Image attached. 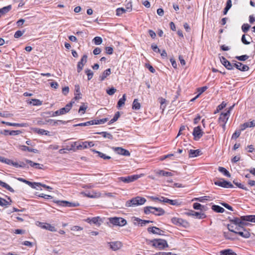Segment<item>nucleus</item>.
<instances>
[{"label":"nucleus","instance_id":"e433bc0d","mask_svg":"<svg viewBox=\"0 0 255 255\" xmlns=\"http://www.w3.org/2000/svg\"><path fill=\"white\" fill-rule=\"evenodd\" d=\"M243 220H246L247 222L255 223V215L243 216Z\"/></svg>","mask_w":255,"mask_h":255},{"label":"nucleus","instance_id":"2eb2a0df","mask_svg":"<svg viewBox=\"0 0 255 255\" xmlns=\"http://www.w3.org/2000/svg\"><path fill=\"white\" fill-rule=\"evenodd\" d=\"M87 56L86 55H84L81 59L80 61L78 62L77 64L78 73H80L82 71L84 64L87 62Z\"/></svg>","mask_w":255,"mask_h":255},{"label":"nucleus","instance_id":"bb28decb","mask_svg":"<svg viewBox=\"0 0 255 255\" xmlns=\"http://www.w3.org/2000/svg\"><path fill=\"white\" fill-rule=\"evenodd\" d=\"M201 151L199 149L193 150L190 149L189 151V157H195L199 155Z\"/></svg>","mask_w":255,"mask_h":255},{"label":"nucleus","instance_id":"5fc2aeb1","mask_svg":"<svg viewBox=\"0 0 255 255\" xmlns=\"http://www.w3.org/2000/svg\"><path fill=\"white\" fill-rule=\"evenodd\" d=\"M85 73L88 76V80H90L93 76V72L89 69H87L85 70Z\"/></svg>","mask_w":255,"mask_h":255},{"label":"nucleus","instance_id":"473e14b6","mask_svg":"<svg viewBox=\"0 0 255 255\" xmlns=\"http://www.w3.org/2000/svg\"><path fill=\"white\" fill-rule=\"evenodd\" d=\"M218 171L222 173L224 175L228 177H231V174L230 173V172L225 168L223 167H219Z\"/></svg>","mask_w":255,"mask_h":255},{"label":"nucleus","instance_id":"49530a36","mask_svg":"<svg viewBox=\"0 0 255 255\" xmlns=\"http://www.w3.org/2000/svg\"><path fill=\"white\" fill-rule=\"evenodd\" d=\"M98 134H100L102 135L105 138H108L109 139H112L113 135L111 134L110 133L105 131H102L100 132H98Z\"/></svg>","mask_w":255,"mask_h":255},{"label":"nucleus","instance_id":"f3484780","mask_svg":"<svg viewBox=\"0 0 255 255\" xmlns=\"http://www.w3.org/2000/svg\"><path fill=\"white\" fill-rule=\"evenodd\" d=\"M236 234H238L243 238L246 239L250 238L251 236L250 232L247 230L245 229L244 227H243V228H241L239 231L237 230Z\"/></svg>","mask_w":255,"mask_h":255},{"label":"nucleus","instance_id":"3c124183","mask_svg":"<svg viewBox=\"0 0 255 255\" xmlns=\"http://www.w3.org/2000/svg\"><path fill=\"white\" fill-rule=\"evenodd\" d=\"M93 41L96 45H100L102 43L103 40L101 37L96 36L93 39Z\"/></svg>","mask_w":255,"mask_h":255},{"label":"nucleus","instance_id":"58836bf2","mask_svg":"<svg viewBox=\"0 0 255 255\" xmlns=\"http://www.w3.org/2000/svg\"><path fill=\"white\" fill-rule=\"evenodd\" d=\"M28 103L33 106H40L42 104V101L38 99H31Z\"/></svg>","mask_w":255,"mask_h":255},{"label":"nucleus","instance_id":"8fccbe9b","mask_svg":"<svg viewBox=\"0 0 255 255\" xmlns=\"http://www.w3.org/2000/svg\"><path fill=\"white\" fill-rule=\"evenodd\" d=\"M226 106V103H225L224 102H223L220 105H219L217 107L216 110L214 112V114L217 113L223 109Z\"/></svg>","mask_w":255,"mask_h":255},{"label":"nucleus","instance_id":"6ab92c4d","mask_svg":"<svg viewBox=\"0 0 255 255\" xmlns=\"http://www.w3.org/2000/svg\"><path fill=\"white\" fill-rule=\"evenodd\" d=\"M147 230L148 232L149 233H152L153 234H156L159 235H162V234H161V232H164L161 229L156 227H148Z\"/></svg>","mask_w":255,"mask_h":255},{"label":"nucleus","instance_id":"4468645a","mask_svg":"<svg viewBox=\"0 0 255 255\" xmlns=\"http://www.w3.org/2000/svg\"><path fill=\"white\" fill-rule=\"evenodd\" d=\"M221 62L228 70L234 69L233 62L231 63L225 57H222L221 59Z\"/></svg>","mask_w":255,"mask_h":255},{"label":"nucleus","instance_id":"a211bd4d","mask_svg":"<svg viewBox=\"0 0 255 255\" xmlns=\"http://www.w3.org/2000/svg\"><path fill=\"white\" fill-rule=\"evenodd\" d=\"M110 249L113 251H117L120 249L122 247V244L119 241L109 242Z\"/></svg>","mask_w":255,"mask_h":255},{"label":"nucleus","instance_id":"4c0bfd02","mask_svg":"<svg viewBox=\"0 0 255 255\" xmlns=\"http://www.w3.org/2000/svg\"><path fill=\"white\" fill-rule=\"evenodd\" d=\"M0 186L2 187L3 188H5L6 189H7V190L11 192H14V190L9 185H8L7 183L2 182L1 180H0Z\"/></svg>","mask_w":255,"mask_h":255},{"label":"nucleus","instance_id":"864d4df0","mask_svg":"<svg viewBox=\"0 0 255 255\" xmlns=\"http://www.w3.org/2000/svg\"><path fill=\"white\" fill-rule=\"evenodd\" d=\"M126 11V10L123 7L118 8L116 10V15L118 16H120L122 14L125 13Z\"/></svg>","mask_w":255,"mask_h":255},{"label":"nucleus","instance_id":"7ed1b4c3","mask_svg":"<svg viewBox=\"0 0 255 255\" xmlns=\"http://www.w3.org/2000/svg\"><path fill=\"white\" fill-rule=\"evenodd\" d=\"M243 216H241L240 218L237 217L229 218L230 221L231 222V223H233L237 226L235 228L236 230L239 231L241 228H243V227L248 225V223L246 222V220H243Z\"/></svg>","mask_w":255,"mask_h":255},{"label":"nucleus","instance_id":"69168bd1","mask_svg":"<svg viewBox=\"0 0 255 255\" xmlns=\"http://www.w3.org/2000/svg\"><path fill=\"white\" fill-rule=\"evenodd\" d=\"M240 134H241V130H237L235 131V132L232 135V138L236 139L238 137H239Z\"/></svg>","mask_w":255,"mask_h":255},{"label":"nucleus","instance_id":"39448f33","mask_svg":"<svg viewBox=\"0 0 255 255\" xmlns=\"http://www.w3.org/2000/svg\"><path fill=\"white\" fill-rule=\"evenodd\" d=\"M142 174L140 175H132L126 177H120L118 178L119 181H122L126 183H129L133 182L139 178L141 177Z\"/></svg>","mask_w":255,"mask_h":255},{"label":"nucleus","instance_id":"0eeeda50","mask_svg":"<svg viewBox=\"0 0 255 255\" xmlns=\"http://www.w3.org/2000/svg\"><path fill=\"white\" fill-rule=\"evenodd\" d=\"M214 184L216 185L226 188L234 187L233 185L230 182L227 181L224 179H221V180L215 181Z\"/></svg>","mask_w":255,"mask_h":255},{"label":"nucleus","instance_id":"5701e85b","mask_svg":"<svg viewBox=\"0 0 255 255\" xmlns=\"http://www.w3.org/2000/svg\"><path fill=\"white\" fill-rule=\"evenodd\" d=\"M11 9V5H8L6 6H4L1 8H0V17L6 13H7L8 11H9Z\"/></svg>","mask_w":255,"mask_h":255},{"label":"nucleus","instance_id":"f257e3e1","mask_svg":"<svg viewBox=\"0 0 255 255\" xmlns=\"http://www.w3.org/2000/svg\"><path fill=\"white\" fill-rule=\"evenodd\" d=\"M146 201L145 198L144 197L136 196L127 201L126 202V206L127 207H130L142 205L145 203Z\"/></svg>","mask_w":255,"mask_h":255},{"label":"nucleus","instance_id":"dca6fc26","mask_svg":"<svg viewBox=\"0 0 255 255\" xmlns=\"http://www.w3.org/2000/svg\"><path fill=\"white\" fill-rule=\"evenodd\" d=\"M229 112H226V113H222L220 114V117L218 119L219 124L221 123H227L229 118Z\"/></svg>","mask_w":255,"mask_h":255},{"label":"nucleus","instance_id":"393cba45","mask_svg":"<svg viewBox=\"0 0 255 255\" xmlns=\"http://www.w3.org/2000/svg\"><path fill=\"white\" fill-rule=\"evenodd\" d=\"M34 131L35 132H36L37 133H38L39 134L46 135H48V136L50 135L49 131L46 130L45 129H43L35 128H34Z\"/></svg>","mask_w":255,"mask_h":255},{"label":"nucleus","instance_id":"2f4dec72","mask_svg":"<svg viewBox=\"0 0 255 255\" xmlns=\"http://www.w3.org/2000/svg\"><path fill=\"white\" fill-rule=\"evenodd\" d=\"M134 221H136L138 222V224H140L141 226H144L146 224L152 223L153 221L150 220H144L140 219L138 218H135Z\"/></svg>","mask_w":255,"mask_h":255},{"label":"nucleus","instance_id":"9b49d317","mask_svg":"<svg viewBox=\"0 0 255 255\" xmlns=\"http://www.w3.org/2000/svg\"><path fill=\"white\" fill-rule=\"evenodd\" d=\"M112 148L113 150L115 152H116L117 154L127 156L130 155V152H129V151L122 147H113Z\"/></svg>","mask_w":255,"mask_h":255},{"label":"nucleus","instance_id":"13d9d810","mask_svg":"<svg viewBox=\"0 0 255 255\" xmlns=\"http://www.w3.org/2000/svg\"><path fill=\"white\" fill-rule=\"evenodd\" d=\"M224 235L225 238L226 239L230 240H235V238L233 237L232 234L230 233L229 232H224Z\"/></svg>","mask_w":255,"mask_h":255},{"label":"nucleus","instance_id":"37998d69","mask_svg":"<svg viewBox=\"0 0 255 255\" xmlns=\"http://www.w3.org/2000/svg\"><path fill=\"white\" fill-rule=\"evenodd\" d=\"M65 114H66L65 110L63 109V108H61L60 110L53 112L52 116L55 117L57 116Z\"/></svg>","mask_w":255,"mask_h":255},{"label":"nucleus","instance_id":"c9c22d12","mask_svg":"<svg viewBox=\"0 0 255 255\" xmlns=\"http://www.w3.org/2000/svg\"><path fill=\"white\" fill-rule=\"evenodd\" d=\"M42 228L43 229H46L47 230H49L51 232H55L56 231V228L52 226L51 224L48 223H45L44 225L42 226Z\"/></svg>","mask_w":255,"mask_h":255},{"label":"nucleus","instance_id":"9d476101","mask_svg":"<svg viewBox=\"0 0 255 255\" xmlns=\"http://www.w3.org/2000/svg\"><path fill=\"white\" fill-rule=\"evenodd\" d=\"M185 214L189 216H196L197 218L199 219H204L206 217V216L204 213L195 212L193 210H189Z\"/></svg>","mask_w":255,"mask_h":255},{"label":"nucleus","instance_id":"680f3d73","mask_svg":"<svg viewBox=\"0 0 255 255\" xmlns=\"http://www.w3.org/2000/svg\"><path fill=\"white\" fill-rule=\"evenodd\" d=\"M117 90L114 87H112L111 88L107 90V93L109 95H113L116 92Z\"/></svg>","mask_w":255,"mask_h":255},{"label":"nucleus","instance_id":"b1692460","mask_svg":"<svg viewBox=\"0 0 255 255\" xmlns=\"http://www.w3.org/2000/svg\"><path fill=\"white\" fill-rule=\"evenodd\" d=\"M48 123H50L52 126H56L58 125H64L66 123V122L62 120H54L50 119L48 121Z\"/></svg>","mask_w":255,"mask_h":255},{"label":"nucleus","instance_id":"ddd939ff","mask_svg":"<svg viewBox=\"0 0 255 255\" xmlns=\"http://www.w3.org/2000/svg\"><path fill=\"white\" fill-rule=\"evenodd\" d=\"M161 200L162 202L168 203L172 205L179 206L181 203L178 200H171L163 196H161Z\"/></svg>","mask_w":255,"mask_h":255},{"label":"nucleus","instance_id":"e2e57ef3","mask_svg":"<svg viewBox=\"0 0 255 255\" xmlns=\"http://www.w3.org/2000/svg\"><path fill=\"white\" fill-rule=\"evenodd\" d=\"M106 53L108 54L111 55L113 53V48L111 46L105 47Z\"/></svg>","mask_w":255,"mask_h":255},{"label":"nucleus","instance_id":"a878e982","mask_svg":"<svg viewBox=\"0 0 255 255\" xmlns=\"http://www.w3.org/2000/svg\"><path fill=\"white\" fill-rule=\"evenodd\" d=\"M212 200V198L210 196H205L203 197H200L198 198H195L193 200L197 201L200 202H204L205 201H211Z\"/></svg>","mask_w":255,"mask_h":255},{"label":"nucleus","instance_id":"0e129e2a","mask_svg":"<svg viewBox=\"0 0 255 255\" xmlns=\"http://www.w3.org/2000/svg\"><path fill=\"white\" fill-rule=\"evenodd\" d=\"M245 126H246V128H252L255 127V121H252L250 122H247L245 123Z\"/></svg>","mask_w":255,"mask_h":255},{"label":"nucleus","instance_id":"a18cd8bd","mask_svg":"<svg viewBox=\"0 0 255 255\" xmlns=\"http://www.w3.org/2000/svg\"><path fill=\"white\" fill-rule=\"evenodd\" d=\"M233 183L236 185L237 186H238L239 188H241V189H242L243 190H245L246 191H248L249 189L246 187L244 185H243V184H242L241 183H239L238 182H237L236 180H233Z\"/></svg>","mask_w":255,"mask_h":255},{"label":"nucleus","instance_id":"f03ea898","mask_svg":"<svg viewBox=\"0 0 255 255\" xmlns=\"http://www.w3.org/2000/svg\"><path fill=\"white\" fill-rule=\"evenodd\" d=\"M144 213L145 214L152 213L156 216H162L165 214V211L161 208L146 206L144 208Z\"/></svg>","mask_w":255,"mask_h":255},{"label":"nucleus","instance_id":"c85d7f7f","mask_svg":"<svg viewBox=\"0 0 255 255\" xmlns=\"http://www.w3.org/2000/svg\"><path fill=\"white\" fill-rule=\"evenodd\" d=\"M220 255H237L231 249H226L220 252Z\"/></svg>","mask_w":255,"mask_h":255},{"label":"nucleus","instance_id":"6e6d98bb","mask_svg":"<svg viewBox=\"0 0 255 255\" xmlns=\"http://www.w3.org/2000/svg\"><path fill=\"white\" fill-rule=\"evenodd\" d=\"M24 32H25L24 30H23V31L17 30V31H16L15 32L14 34V38H19L20 37H21L23 34Z\"/></svg>","mask_w":255,"mask_h":255},{"label":"nucleus","instance_id":"412c9836","mask_svg":"<svg viewBox=\"0 0 255 255\" xmlns=\"http://www.w3.org/2000/svg\"><path fill=\"white\" fill-rule=\"evenodd\" d=\"M111 73V70L110 68H108L105 70L102 74L99 76V80L101 81H104L107 76H109Z\"/></svg>","mask_w":255,"mask_h":255},{"label":"nucleus","instance_id":"20e7f679","mask_svg":"<svg viewBox=\"0 0 255 255\" xmlns=\"http://www.w3.org/2000/svg\"><path fill=\"white\" fill-rule=\"evenodd\" d=\"M152 244V246L160 250L163 249L168 247L167 241L163 239H156L150 241Z\"/></svg>","mask_w":255,"mask_h":255},{"label":"nucleus","instance_id":"423d86ee","mask_svg":"<svg viewBox=\"0 0 255 255\" xmlns=\"http://www.w3.org/2000/svg\"><path fill=\"white\" fill-rule=\"evenodd\" d=\"M110 223L114 225L124 226L127 224V221L121 217H113L109 219Z\"/></svg>","mask_w":255,"mask_h":255},{"label":"nucleus","instance_id":"bf43d9fd","mask_svg":"<svg viewBox=\"0 0 255 255\" xmlns=\"http://www.w3.org/2000/svg\"><path fill=\"white\" fill-rule=\"evenodd\" d=\"M88 106L83 104V105L80 107L78 112L79 113L82 112V114H84Z\"/></svg>","mask_w":255,"mask_h":255},{"label":"nucleus","instance_id":"72a5a7b5","mask_svg":"<svg viewBox=\"0 0 255 255\" xmlns=\"http://www.w3.org/2000/svg\"><path fill=\"white\" fill-rule=\"evenodd\" d=\"M20 149L21 150L24 151H28L29 152H32L34 153H37L38 152V150L37 149L31 148L25 145H21L20 146Z\"/></svg>","mask_w":255,"mask_h":255},{"label":"nucleus","instance_id":"c03bdc74","mask_svg":"<svg viewBox=\"0 0 255 255\" xmlns=\"http://www.w3.org/2000/svg\"><path fill=\"white\" fill-rule=\"evenodd\" d=\"M120 117V113L119 112H117L116 113V114H115L114 118L110 121L108 124L111 125V124L114 123V122H116L118 120V119Z\"/></svg>","mask_w":255,"mask_h":255},{"label":"nucleus","instance_id":"052dcab7","mask_svg":"<svg viewBox=\"0 0 255 255\" xmlns=\"http://www.w3.org/2000/svg\"><path fill=\"white\" fill-rule=\"evenodd\" d=\"M109 120L108 118H104L100 120H96V125L103 124Z\"/></svg>","mask_w":255,"mask_h":255},{"label":"nucleus","instance_id":"f8f14e48","mask_svg":"<svg viewBox=\"0 0 255 255\" xmlns=\"http://www.w3.org/2000/svg\"><path fill=\"white\" fill-rule=\"evenodd\" d=\"M55 202L58 205L64 207H77L79 205V203L70 202L67 201L57 200Z\"/></svg>","mask_w":255,"mask_h":255},{"label":"nucleus","instance_id":"774afa93","mask_svg":"<svg viewBox=\"0 0 255 255\" xmlns=\"http://www.w3.org/2000/svg\"><path fill=\"white\" fill-rule=\"evenodd\" d=\"M151 48L155 52L160 53V50L158 48L156 45L152 44L151 45Z\"/></svg>","mask_w":255,"mask_h":255},{"label":"nucleus","instance_id":"a19ab883","mask_svg":"<svg viewBox=\"0 0 255 255\" xmlns=\"http://www.w3.org/2000/svg\"><path fill=\"white\" fill-rule=\"evenodd\" d=\"M25 184H27L28 185L30 186L31 188H34V189H37V187H39V185H40V183L31 182H30L27 180L26 181V182Z\"/></svg>","mask_w":255,"mask_h":255},{"label":"nucleus","instance_id":"f704fd0d","mask_svg":"<svg viewBox=\"0 0 255 255\" xmlns=\"http://www.w3.org/2000/svg\"><path fill=\"white\" fill-rule=\"evenodd\" d=\"M85 143V141L82 142L81 144H79L78 145H77V142H75L74 143V145L73 144L72 145V148H73L74 146L76 145V149L78 150H81L83 149L87 148V145H86Z\"/></svg>","mask_w":255,"mask_h":255},{"label":"nucleus","instance_id":"79ce46f5","mask_svg":"<svg viewBox=\"0 0 255 255\" xmlns=\"http://www.w3.org/2000/svg\"><path fill=\"white\" fill-rule=\"evenodd\" d=\"M132 108L135 110H138L140 108V104L138 102L137 99L133 100Z\"/></svg>","mask_w":255,"mask_h":255},{"label":"nucleus","instance_id":"7c9ffc66","mask_svg":"<svg viewBox=\"0 0 255 255\" xmlns=\"http://www.w3.org/2000/svg\"><path fill=\"white\" fill-rule=\"evenodd\" d=\"M92 151L94 152L97 153L98 156H99L100 157H101L104 159H110L111 158V156L106 155V154H105L104 153H103L100 151L96 150L95 149H92Z\"/></svg>","mask_w":255,"mask_h":255},{"label":"nucleus","instance_id":"603ef678","mask_svg":"<svg viewBox=\"0 0 255 255\" xmlns=\"http://www.w3.org/2000/svg\"><path fill=\"white\" fill-rule=\"evenodd\" d=\"M251 26L248 23H244L242 26V30L244 33H246L249 30Z\"/></svg>","mask_w":255,"mask_h":255},{"label":"nucleus","instance_id":"4be33fe9","mask_svg":"<svg viewBox=\"0 0 255 255\" xmlns=\"http://www.w3.org/2000/svg\"><path fill=\"white\" fill-rule=\"evenodd\" d=\"M156 174L163 176H172L173 174L170 172L165 171L163 170H159L156 171Z\"/></svg>","mask_w":255,"mask_h":255},{"label":"nucleus","instance_id":"de8ad7c7","mask_svg":"<svg viewBox=\"0 0 255 255\" xmlns=\"http://www.w3.org/2000/svg\"><path fill=\"white\" fill-rule=\"evenodd\" d=\"M73 103H74V101L72 100L69 103L67 104L64 108H63V109L65 110L66 113L69 112V111L71 110Z\"/></svg>","mask_w":255,"mask_h":255},{"label":"nucleus","instance_id":"09e8293b","mask_svg":"<svg viewBox=\"0 0 255 255\" xmlns=\"http://www.w3.org/2000/svg\"><path fill=\"white\" fill-rule=\"evenodd\" d=\"M249 56L247 55H243L241 56H237L235 58L241 61H245L249 58Z\"/></svg>","mask_w":255,"mask_h":255},{"label":"nucleus","instance_id":"338daca9","mask_svg":"<svg viewBox=\"0 0 255 255\" xmlns=\"http://www.w3.org/2000/svg\"><path fill=\"white\" fill-rule=\"evenodd\" d=\"M193 208L195 210H200L202 207V205L199 203H195L193 205Z\"/></svg>","mask_w":255,"mask_h":255},{"label":"nucleus","instance_id":"6e6552de","mask_svg":"<svg viewBox=\"0 0 255 255\" xmlns=\"http://www.w3.org/2000/svg\"><path fill=\"white\" fill-rule=\"evenodd\" d=\"M171 222L173 224L178 226L186 227L188 225V223L186 221L179 218H172L171 219Z\"/></svg>","mask_w":255,"mask_h":255},{"label":"nucleus","instance_id":"c756f323","mask_svg":"<svg viewBox=\"0 0 255 255\" xmlns=\"http://www.w3.org/2000/svg\"><path fill=\"white\" fill-rule=\"evenodd\" d=\"M211 208L214 211L217 213H223L225 211L223 207L216 205H213Z\"/></svg>","mask_w":255,"mask_h":255},{"label":"nucleus","instance_id":"aec40b11","mask_svg":"<svg viewBox=\"0 0 255 255\" xmlns=\"http://www.w3.org/2000/svg\"><path fill=\"white\" fill-rule=\"evenodd\" d=\"M1 123L3 124H5L8 126H14L17 127H26L27 126V124L26 123H12L10 122H6L4 121H1Z\"/></svg>","mask_w":255,"mask_h":255},{"label":"nucleus","instance_id":"cd10ccee","mask_svg":"<svg viewBox=\"0 0 255 255\" xmlns=\"http://www.w3.org/2000/svg\"><path fill=\"white\" fill-rule=\"evenodd\" d=\"M8 199L9 200V202L6 201L5 199L2 198L0 197V206L2 207H7V205H10L11 200L10 197H8Z\"/></svg>","mask_w":255,"mask_h":255},{"label":"nucleus","instance_id":"ea45409f","mask_svg":"<svg viewBox=\"0 0 255 255\" xmlns=\"http://www.w3.org/2000/svg\"><path fill=\"white\" fill-rule=\"evenodd\" d=\"M126 100V94H124L123 95L122 98H121L119 100L118 104H117V107L119 108L122 107L123 105H124Z\"/></svg>","mask_w":255,"mask_h":255},{"label":"nucleus","instance_id":"4d7b16f0","mask_svg":"<svg viewBox=\"0 0 255 255\" xmlns=\"http://www.w3.org/2000/svg\"><path fill=\"white\" fill-rule=\"evenodd\" d=\"M232 62H233L234 68L235 67L240 70L241 69V66L243 65V64L241 62H236L234 60H233Z\"/></svg>","mask_w":255,"mask_h":255},{"label":"nucleus","instance_id":"1a4fd4ad","mask_svg":"<svg viewBox=\"0 0 255 255\" xmlns=\"http://www.w3.org/2000/svg\"><path fill=\"white\" fill-rule=\"evenodd\" d=\"M203 134V132L202 131L200 126L194 128L193 131L194 140H197L200 139L202 136Z\"/></svg>","mask_w":255,"mask_h":255}]
</instances>
